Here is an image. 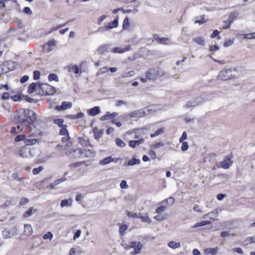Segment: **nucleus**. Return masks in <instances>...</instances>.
<instances>
[{
    "instance_id": "nucleus-55",
    "label": "nucleus",
    "mask_w": 255,
    "mask_h": 255,
    "mask_svg": "<svg viewBox=\"0 0 255 255\" xmlns=\"http://www.w3.org/2000/svg\"><path fill=\"white\" fill-rule=\"evenodd\" d=\"M2 236L4 239L11 238V236H10V232L6 229H5L2 231Z\"/></svg>"
},
{
    "instance_id": "nucleus-6",
    "label": "nucleus",
    "mask_w": 255,
    "mask_h": 255,
    "mask_svg": "<svg viewBox=\"0 0 255 255\" xmlns=\"http://www.w3.org/2000/svg\"><path fill=\"white\" fill-rule=\"evenodd\" d=\"M232 155H228L224 158L223 161L220 162V166L224 169H228L232 164L233 162L231 161Z\"/></svg>"
},
{
    "instance_id": "nucleus-20",
    "label": "nucleus",
    "mask_w": 255,
    "mask_h": 255,
    "mask_svg": "<svg viewBox=\"0 0 255 255\" xmlns=\"http://www.w3.org/2000/svg\"><path fill=\"white\" fill-rule=\"evenodd\" d=\"M140 163V161L139 159H137L135 157H133L128 161L127 164H126V163H124V166H126V165L133 166L135 164H139Z\"/></svg>"
},
{
    "instance_id": "nucleus-44",
    "label": "nucleus",
    "mask_w": 255,
    "mask_h": 255,
    "mask_svg": "<svg viewBox=\"0 0 255 255\" xmlns=\"http://www.w3.org/2000/svg\"><path fill=\"white\" fill-rule=\"evenodd\" d=\"M25 140V136L23 134H19L17 135L15 137V141L16 142H19L21 141H23Z\"/></svg>"
},
{
    "instance_id": "nucleus-56",
    "label": "nucleus",
    "mask_w": 255,
    "mask_h": 255,
    "mask_svg": "<svg viewBox=\"0 0 255 255\" xmlns=\"http://www.w3.org/2000/svg\"><path fill=\"white\" fill-rule=\"evenodd\" d=\"M53 234L52 233L49 232L44 234L43 236V238L44 240L51 239L53 238Z\"/></svg>"
},
{
    "instance_id": "nucleus-25",
    "label": "nucleus",
    "mask_w": 255,
    "mask_h": 255,
    "mask_svg": "<svg viewBox=\"0 0 255 255\" xmlns=\"http://www.w3.org/2000/svg\"><path fill=\"white\" fill-rule=\"evenodd\" d=\"M211 222L209 221H202L200 222H198V223H196L194 225L193 227L194 228L200 227H202V226H204L205 225H210V224H211Z\"/></svg>"
},
{
    "instance_id": "nucleus-12",
    "label": "nucleus",
    "mask_w": 255,
    "mask_h": 255,
    "mask_svg": "<svg viewBox=\"0 0 255 255\" xmlns=\"http://www.w3.org/2000/svg\"><path fill=\"white\" fill-rule=\"evenodd\" d=\"M146 78L148 80H155L156 79L155 70L154 68H149L146 72Z\"/></svg>"
},
{
    "instance_id": "nucleus-43",
    "label": "nucleus",
    "mask_w": 255,
    "mask_h": 255,
    "mask_svg": "<svg viewBox=\"0 0 255 255\" xmlns=\"http://www.w3.org/2000/svg\"><path fill=\"white\" fill-rule=\"evenodd\" d=\"M43 167L42 166H39L37 168H34L32 170V173L34 175H37L39 174L42 170H43Z\"/></svg>"
},
{
    "instance_id": "nucleus-57",
    "label": "nucleus",
    "mask_w": 255,
    "mask_h": 255,
    "mask_svg": "<svg viewBox=\"0 0 255 255\" xmlns=\"http://www.w3.org/2000/svg\"><path fill=\"white\" fill-rule=\"evenodd\" d=\"M66 178L65 176H63L60 179H57L55 180L53 182L55 184V185L56 186L58 184H60V183L66 181Z\"/></svg>"
},
{
    "instance_id": "nucleus-9",
    "label": "nucleus",
    "mask_w": 255,
    "mask_h": 255,
    "mask_svg": "<svg viewBox=\"0 0 255 255\" xmlns=\"http://www.w3.org/2000/svg\"><path fill=\"white\" fill-rule=\"evenodd\" d=\"M72 107V103L71 102L63 101L60 106H56L55 109L58 111H64L70 109Z\"/></svg>"
},
{
    "instance_id": "nucleus-10",
    "label": "nucleus",
    "mask_w": 255,
    "mask_h": 255,
    "mask_svg": "<svg viewBox=\"0 0 255 255\" xmlns=\"http://www.w3.org/2000/svg\"><path fill=\"white\" fill-rule=\"evenodd\" d=\"M119 16L117 15L113 21L109 22L106 26V30L117 27L119 24Z\"/></svg>"
},
{
    "instance_id": "nucleus-30",
    "label": "nucleus",
    "mask_w": 255,
    "mask_h": 255,
    "mask_svg": "<svg viewBox=\"0 0 255 255\" xmlns=\"http://www.w3.org/2000/svg\"><path fill=\"white\" fill-rule=\"evenodd\" d=\"M193 41L201 45H204L205 44V40L202 37H195L193 38Z\"/></svg>"
},
{
    "instance_id": "nucleus-63",
    "label": "nucleus",
    "mask_w": 255,
    "mask_h": 255,
    "mask_svg": "<svg viewBox=\"0 0 255 255\" xmlns=\"http://www.w3.org/2000/svg\"><path fill=\"white\" fill-rule=\"evenodd\" d=\"M231 235L228 231H223L220 234V236L223 238H225Z\"/></svg>"
},
{
    "instance_id": "nucleus-21",
    "label": "nucleus",
    "mask_w": 255,
    "mask_h": 255,
    "mask_svg": "<svg viewBox=\"0 0 255 255\" xmlns=\"http://www.w3.org/2000/svg\"><path fill=\"white\" fill-rule=\"evenodd\" d=\"M84 117V114L82 113H79L76 115H67V117L71 120H75L77 119H81L83 118Z\"/></svg>"
},
{
    "instance_id": "nucleus-37",
    "label": "nucleus",
    "mask_w": 255,
    "mask_h": 255,
    "mask_svg": "<svg viewBox=\"0 0 255 255\" xmlns=\"http://www.w3.org/2000/svg\"><path fill=\"white\" fill-rule=\"evenodd\" d=\"M68 68L69 69H71L75 74H78L79 73H82V72L81 71L79 67L77 65H74L71 67H69Z\"/></svg>"
},
{
    "instance_id": "nucleus-11",
    "label": "nucleus",
    "mask_w": 255,
    "mask_h": 255,
    "mask_svg": "<svg viewBox=\"0 0 255 255\" xmlns=\"http://www.w3.org/2000/svg\"><path fill=\"white\" fill-rule=\"evenodd\" d=\"M153 37L154 39L160 44H167L169 42V40L168 38L160 37L157 34H153Z\"/></svg>"
},
{
    "instance_id": "nucleus-62",
    "label": "nucleus",
    "mask_w": 255,
    "mask_h": 255,
    "mask_svg": "<svg viewBox=\"0 0 255 255\" xmlns=\"http://www.w3.org/2000/svg\"><path fill=\"white\" fill-rule=\"evenodd\" d=\"M29 202V200L26 198H22L19 202V205L22 206L26 204Z\"/></svg>"
},
{
    "instance_id": "nucleus-38",
    "label": "nucleus",
    "mask_w": 255,
    "mask_h": 255,
    "mask_svg": "<svg viewBox=\"0 0 255 255\" xmlns=\"http://www.w3.org/2000/svg\"><path fill=\"white\" fill-rule=\"evenodd\" d=\"M22 96L21 95V93H18L16 95H15L14 96H11L10 98L11 100L14 102H17L21 99L22 98Z\"/></svg>"
},
{
    "instance_id": "nucleus-33",
    "label": "nucleus",
    "mask_w": 255,
    "mask_h": 255,
    "mask_svg": "<svg viewBox=\"0 0 255 255\" xmlns=\"http://www.w3.org/2000/svg\"><path fill=\"white\" fill-rule=\"evenodd\" d=\"M48 79L49 81H54L56 82H58L59 81L58 76L57 75V74L54 73L50 74L48 75Z\"/></svg>"
},
{
    "instance_id": "nucleus-17",
    "label": "nucleus",
    "mask_w": 255,
    "mask_h": 255,
    "mask_svg": "<svg viewBox=\"0 0 255 255\" xmlns=\"http://www.w3.org/2000/svg\"><path fill=\"white\" fill-rule=\"evenodd\" d=\"M115 161V159L111 156H109L104 158L103 159L99 161V163L102 165H105Z\"/></svg>"
},
{
    "instance_id": "nucleus-47",
    "label": "nucleus",
    "mask_w": 255,
    "mask_h": 255,
    "mask_svg": "<svg viewBox=\"0 0 255 255\" xmlns=\"http://www.w3.org/2000/svg\"><path fill=\"white\" fill-rule=\"evenodd\" d=\"M128 229V226L127 225H123L120 226L119 229V233L121 235H122L124 232Z\"/></svg>"
},
{
    "instance_id": "nucleus-42",
    "label": "nucleus",
    "mask_w": 255,
    "mask_h": 255,
    "mask_svg": "<svg viewBox=\"0 0 255 255\" xmlns=\"http://www.w3.org/2000/svg\"><path fill=\"white\" fill-rule=\"evenodd\" d=\"M220 32L217 29H215L213 31V33L211 35V37L212 38H214L216 37H217V39L218 40L221 39V37L219 36V34H220Z\"/></svg>"
},
{
    "instance_id": "nucleus-31",
    "label": "nucleus",
    "mask_w": 255,
    "mask_h": 255,
    "mask_svg": "<svg viewBox=\"0 0 255 255\" xmlns=\"http://www.w3.org/2000/svg\"><path fill=\"white\" fill-rule=\"evenodd\" d=\"M238 14L236 12H233L230 14L229 15L228 19L226 21H224V22H229L230 23H232L235 18L237 17Z\"/></svg>"
},
{
    "instance_id": "nucleus-54",
    "label": "nucleus",
    "mask_w": 255,
    "mask_h": 255,
    "mask_svg": "<svg viewBox=\"0 0 255 255\" xmlns=\"http://www.w3.org/2000/svg\"><path fill=\"white\" fill-rule=\"evenodd\" d=\"M85 163V161H81V162H77L73 163H72L70 165V167H73L74 168H77L79 166H81Z\"/></svg>"
},
{
    "instance_id": "nucleus-29",
    "label": "nucleus",
    "mask_w": 255,
    "mask_h": 255,
    "mask_svg": "<svg viewBox=\"0 0 255 255\" xmlns=\"http://www.w3.org/2000/svg\"><path fill=\"white\" fill-rule=\"evenodd\" d=\"M116 145L120 147H124L126 146V143L121 138L117 137L115 139Z\"/></svg>"
},
{
    "instance_id": "nucleus-46",
    "label": "nucleus",
    "mask_w": 255,
    "mask_h": 255,
    "mask_svg": "<svg viewBox=\"0 0 255 255\" xmlns=\"http://www.w3.org/2000/svg\"><path fill=\"white\" fill-rule=\"evenodd\" d=\"M104 130L100 129L97 132H95L94 134V137L96 139L98 140V139L101 137V135L103 134Z\"/></svg>"
},
{
    "instance_id": "nucleus-22",
    "label": "nucleus",
    "mask_w": 255,
    "mask_h": 255,
    "mask_svg": "<svg viewBox=\"0 0 255 255\" xmlns=\"http://www.w3.org/2000/svg\"><path fill=\"white\" fill-rule=\"evenodd\" d=\"M32 229L31 226L28 224L24 225V234L26 236H30L32 233Z\"/></svg>"
},
{
    "instance_id": "nucleus-34",
    "label": "nucleus",
    "mask_w": 255,
    "mask_h": 255,
    "mask_svg": "<svg viewBox=\"0 0 255 255\" xmlns=\"http://www.w3.org/2000/svg\"><path fill=\"white\" fill-rule=\"evenodd\" d=\"M64 122V120L62 119H57L53 121V123L61 128L65 125H63Z\"/></svg>"
},
{
    "instance_id": "nucleus-5",
    "label": "nucleus",
    "mask_w": 255,
    "mask_h": 255,
    "mask_svg": "<svg viewBox=\"0 0 255 255\" xmlns=\"http://www.w3.org/2000/svg\"><path fill=\"white\" fill-rule=\"evenodd\" d=\"M206 100V99L205 98L203 95L196 97L194 99L188 101L186 104V107L190 108L191 107H195L205 102Z\"/></svg>"
},
{
    "instance_id": "nucleus-24",
    "label": "nucleus",
    "mask_w": 255,
    "mask_h": 255,
    "mask_svg": "<svg viewBox=\"0 0 255 255\" xmlns=\"http://www.w3.org/2000/svg\"><path fill=\"white\" fill-rule=\"evenodd\" d=\"M72 205V199H63L61 201L60 206L63 208L66 206L70 207Z\"/></svg>"
},
{
    "instance_id": "nucleus-59",
    "label": "nucleus",
    "mask_w": 255,
    "mask_h": 255,
    "mask_svg": "<svg viewBox=\"0 0 255 255\" xmlns=\"http://www.w3.org/2000/svg\"><path fill=\"white\" fill-rule=\"evenodd\" d=\"M120 187L122 189H127L128 188V185L126 180H123L121 181L120 183Z\"/></svg>"
},
{
    "instance_id": "nucleus-7",
    "label": "nucleus",
    "mask_w": 255,
    "mask_h": 255,
    "mask_svg": "<svg viewBox=\"0 0 255 255\" xmlns=\"http://www.w3.org/2000/svg\"><path fill=\"white\" fill-rule=\"evenodd\" d=\"M19 155L23 158H27L29 156H32L31 150L29 148L23 146L19 150Z\"/></svg>"
},
{
    "instance_id": "nucleus-2",
    "label": "nucleus",
    "mask_w": 255,
    "mask_h": 255,
    "mask_svg": "<svg viewBox=\"0 0 255 255\" xmlns=\"http://www.w3.org/2000/svg\"><path fill=\"white\" fill-rule=\"evenodd\" d=\"M38 88L37 94L40 96L52 95L56 92L55 87L46 83H39Z\"/></svg>"
},
{
    "instance_id": "nucleus-64",
    "label": "nucleus",
    "mask_w": 255,
    "mask_h": 255,
    "mask_svg": "<svg viewBox=\"0 0 255 255\" xmlns=\"http://www.w3.org/2000/svg\"><path fill=\"white\" fill-rule=\"evenodd\" d=\"M246 241L248 242L249 244L255 243V236L247 238Z\"/></svg>"
},
{
    "instance_id": "nucleus-50",
    "label": "nucleus",
    "mask_w": 255,
    "mask_h": 255,
    "mask_svg": "<svg viewBox=\"0 0 255 255\" xmlns=\"http://www.w3.org/2000/svg\"><path fill=\"white\" fill-rule=\"evenodd\" d=\"M40 72L38 70H35L33 71V79L35 80H38L40 76Z\"/></svg>"
},
{
    "instance_id": "nucleus-53",
    "label": "nucleus",
    "mask_w": 255,
    "mask_h": 255,
    "mask_svg": "<svg viewBox=\"0 0 255 255\" xmlns=\"http://www.w3.org/2000/svg\"><path fill=\"white\" fill-rule=\"evenodd\" d=\"M164 146V143H163L162 142H159L154 144L150 145V146L151 148H152L153 147H154V148H157L160 147V146Z\"/></svg>"
},
{
    "instance_id": "nucleus-14",
    "label": "nucleus",
    "mask_w": 255,
    "mask_h": 255,
    "mask_svg": "<svg viewBox=\"0 0 255 255\" xmlns=\"http://www.w3.org/2000/svg\"><path fill=\"white\" fill-rule=\"evenodd\" d=\"M144 141V139L143 138H141L138 140H129L128 144L130 147L132 148H134L139 145L142 144Z\"/></svg>"
},
{
    "instance_id": "nucleus-40",
    "label": "nucleus",
    "mask_w": 255,
    "mask_h": 255,
    "mask_svg": "<svg viewBox=\"0 0 255 255\" xmlns=\"http://www.w3.org/2000/svg\"><path fill=\"white\" fill-rule=\"evenodd\" d=\"M154 68L155 70L156 77L157 76H159V77H161L164 74V72L161 69H160L159 67Z\"/></svg>"
},
{
    "instance_id": "nucleus-48",
    "label": "nucleus",
    "mask_w": 255,
    "mask_h": 255,
    "mask_svg": "<svg viewBox=\"0 0 255 255\" xmlns=\"http://www.w3.org/2000/svg\"><path fill=\"white\" fill-rule=\"evenodd\" d=\"M182 145L181 147V149L182 151H186L188 148V143L186 141H182Z\"/></svg>"
},
{
    "instance_id": "nucleus-61",
    "label": "nucleus",
    "mask_w": 255,
    "mask_h": 255,
    "mask_svg": "<svg viewBox=\"0 0 255 255\" xmlns=\"http://www.w3.org/2000/svg\"><path fill=\"white\" fill-rule=\"evenodd\" d=\"M10 205H11V201L10 200H6L4 204H3L0 206V208L4 209V208L8 207Z\"/></svg>"
},
{
    "instance_id": "nucleus-58",
    "label": "nucleus",
    "mask_w": 255,
    "mask_h": 255,
    "mask_svg": "<svg viewBox=\"0 0 255 255\" xmlns=\"http://www.w3.org/2000/svg\"><path fill=\"white\" fill-rule=\"evenodd\" d=\"M23 12L28 15H31L32 13V11L30 8L27 6L24 7L23 8Z\"/></svg>"
},
{
    "instance_id": "nucleus-51",
    "label": "nucleus",
    "mask_w": 255,
    "mask_h": 255,
    "mask_svg": "<svg viewBox=\"0 0 255 255\" xmlns=\"http://www.w3.org/2000/svg\"><path fill=\"white\" fill-rule=\"evenodd\" d=\"M139 218L140 219L141 221L143 222H146L147 223H150L151 222V220L147 216H140Z\"/></svg>"
},
{
    "instance_id": "nucleus-52",
    "label": "nucleus",
    "mask_w": 255,
    "mask_h": 255,
    "mask_svg": "<svg viewBox=\"0 0 255 255\" xmlns=\"http://www.w3.org/2000/svg\"><path fill=\"white\" fill-rule=\"evenodd\" d=\"M127 215L129 218H139L138 215L136 213H134V212L128 211Z\"/></svg>"
},
{
    "instance_id": "nucleus-13",
    "label": "nucleus",
    "mask_w": 255,
    "mask_h": 255,
    "mask_svg": "<svg viewBox=\"0 0 255 255\" xmlns=\"http://www.w3.org/2000/svg\"><path fill=\"white\" fill-rule=\"evenodd\" d=\"M131 48L130 45L127 46L124 48H120V47H114L112 49V52L115 53H123L126 51L131 50Z\"/></svg>"
},
{
    "instance_id": "nucleus-35",
    "label": "nucleus",
    "mask_w": 255,
    "mask_h": 255,
    "mask_svg": "<svg viewBox=\"0 0 255 255\" xmlns=\"http://www.w3.org/2000/svg\"><path fill=\"white\" fill-rule=\"evenodd\" d=\"M22 99L24 100H25L26 102H29V103H37V100H36V99H34L31 97H30L28 95H23L22 96Z\"/></svg>"
},
{
    "instance_id": "nucleus-39",
    "label": "nucleus",
    "mask_w": 255,
    "mask_h": 255,
    "mask_svg": "<svg viewBox=\"0 0 255 255\" xmlns=\"http://www.w3.org/2000/svg\"><path fill=\"white\" fill-rule=\"evenodd\" d=\"M175 199L173 197H170L168 199H165L163 200L162 202H161L160 204H168V203H170L171 205H173L174 203Z\"/></svg>"
},
{
    "instance_id": "nucleus-45",
    "label": "nucleus",
    "mask_w": 255,
    "mask_h": 255,
    "mask_svg": "<svg viewBox=\"0 0 255 255\" xmlns=\"http://www.w3.org/2000/svg\"><path fill=\"white\" fill-rule=\"evenodd\" d=\"M12 177L13 179L19 181H22L24 179L23 177H19L18 174L17 172L13 173L12 175Z\"/></svg>"
},
{
    "instance_id": "nucleus-26",
    "label": "nucleus",
    "mask_w": 255,
    "mask_h": 255,
    "mask_svg": "<svg viewBox=\"0 0 255 255\" xmlns=\"http://www.w3.org/2000/svg\"><path fill=\"white\" fill-rule=\"evenodd\" d=\"M168 246L173 249H176L180 248L181 245L179 243L174 241H170L168 243Z\"/></svg>"
},
{
    "instance_id": "nucleus-32",
    "label": "nucleus",
    "mask_w": 255,
    "mask_h": 255,
    "mask_svg": "<svg viewBox=\"0 0 255 255\" xmlns=\"http://www.w3.org/2000/svg\"><path fill=\"white\" fill-rule=\"evenodd\" d=\"M38 141L36 138L27 139L25 140L24 143L26 145H31L35 144Z\"/></svg>"
},
{
    "instance_id": "nucleus-28",
    "label": "nucleus",
    "mask_w": 255,
    "mask_h": 255,
    "mask_svg": "<svg viewBox=\"0 0 255 255\" xmlns=\"http://www.w3.org/2000/svg\"><path fill=\"white\" fill-rule=\"evenodd\" d=\"M164 132V128H161L157 129L154 133H152L150 134V137L151 138H153L155 136H157L162 133H163Z\"/></svg>"
},
{
    "instance_id": "nucleus-16",
    "label": "nucleus",
    "mask_w": 255,
    "mask_h": 255,
    "mask_svg": "<svg viewBox=\"0 0 255 255\" xmlns=\"http://www.w3.org/2000/svg\"><path fill=\"white\" fill-rule=\"evenodd\" d=\"M4 66L7 67L9 71H12L15 69L16 66L17 65V62L11 60L7 61L3 63Z\"/></svg>"
},
{
    "instance_id": "nucleus-3",
    "label": "nucleus",
    "mask_w": 255,
    "mask_h": 255,
    "mask_svg": "<svg viewBox=\"0 0 255 255\" xmlns=\"http://www.w3.org/2000/svg\"><path fill=\"white\" fill-rule=\"evenodd\" d=\"M143 245L139 242H131L129 243V244L126 245L124 248L125 249L128 250L130 249L133 248V251L130 253L132 255H135L138 254L140 253V251L142 248Z\"/></svg>"
},
{
    "instance_id": "nucleus-49",
    "label": "nucleus",
    "mask_w": 255,
    "mask_h": 255,
    "mask_svg": "<svg viewBox=\"0 0 255 255\" xmlns=\"http://www.w3.org/2000/svg\"><path fill=\"white\" fill-rule=\"evenodd\" d=\"M234 43V39H228L224 42L223 45L224 47H228L233 45Z\"/></svg>"
},
{
    "instance_id": "nucleus-41",
    "label": "nucleus",
    "mask_w": 255,
    "mask_h": 255,
    "mask_svg": "<svg viewBox=\"0 0 255 255\" xmlns=\"http://www.w3.org/2000/svg\"><path fill=\"white\" fill-rule=\"evenodd\" d=\"M111 119H112L111 116V113L109 112H107L105 114V115H104L101 117L100 120L104 121H106V120H109Z\"/></svg>"
},
{
    "instance_id": "nucleus-1",
    "label": "nucleus",
    "mask_w": 255,
    "mask_h": 255,
    "mask_svg": "<svg viewBox=\"0 0 255 255\" xmlns=\"http://www.w3.org/2000/svg\"><path fill=\"white\" fill-rule=\"evenodd\" d=\"M37 115L33 111L29 109H23L18 111L14 118L17 123L20 124L17 128L18 129L22 130L21 126L28 127L30 124H33L36 121Z\"/></svg>"
},
{
    "instance_id": "nucleus-18",
    "label": "nucleus",
    "mask_w": 255,
    "mask_h": 255,
    "mask_svg": "<svg viewBox=\"0 0 255 255\" xmlns=\"http://www.w3.org/2000/svg\"><path fill=\"white\" fill-rule=\"evenodd\" d=\"M38 85L36 83L33 82L29 84L27 89V93L29 94H32L36 91Z\"/></svg>"
},
{
    "instance_id": "nucleus-36",
    "label": "nucleus",
    "mask_w": 255,
    "mask_h": 255,
    "mask_svg": "<svg viewBox=\"0 0 255 255\" xmlns=\"http://www.w3.org/2000/svg\"><path fill=\"white\" fill-rule=\"evenodd\" d=\"M129 25V19L128 17H126L123 23V30H125L128 28V27Z\"/></svg>"
},
{
    "instance_id": "nucleus-4",
    "label": "nucleus",
    "mask_w": 255,
    "mask_h": 255,
    "mask_svg": "<svg viewBox=\"0 0 255 255\" xmlns=\"http://www.w3.org/2000/svg\"><path fill=\"white\" fill-rule=\"evenodd\" d=\"M233 68L225 69L219 72L218 76V79L223 81H227L233 79L235 77L234 75L232 74Z\"/></svg>"
},
{
    "instance_id": "nucleus-19",
    "label": "nucleus",
    "mask_w": 255,
    "mask_h": 255,
    "mask_svg": "<svg viewBox=\"0 0 255 255\" xmlns=\"http://www.w3.org/2000/svg\"><path fill=\"white\" fill-rule=\"evenodd\" d=\"M36 209H34V207H31L24 213L23 216L24 218L29 217L32 215L33 213L36 212Z\"/></svg>"
},
{
    "instance_id": "nucleus-60",
    "label": "nucleus",
    "mask_w": 255,
    "mask_h": 255,
    "mask_svg": "<svg viewBox=\"0 0 255 255\" xmlns=\"http://www.w3.org/2000/svg\"><path fill=\"white\" fill-rule=\"evenodd\" d=\"M166 208V206L162 205L161 206H159L157 207V208L156 210V212L158 214H160L161 212H163Z\"/></svg>"
},
{
    "instance_id": "nucleus-8",
    "label": "nucleus",
    "mask_w": 255,
    "mask_h": 255,
    "mask_svg": "<svg viewBox=\"0 0 255 255\" xmlns=\"http://www.w3.org/2000/svg\"><path fill=\"white\" fill-rule=\"evenodd\" d=\"M146 115L145 112L144 111V109H140L137 110H135L130 112L129 114V116L130 118H139L141 117H143Z\"/></svg>"
},
{
    "instance_id": "nucleus-27",
    "label": "nucleus",
    "mask_w": 255,
    "mask_h": 255,
    "mask_svg": "<svg viewBox=\"0 0 255 255\" xmlns=\"http://www.w3.org/2000/svg\"><path fill=\"white\" fill-rule=\"evenodd\" d=\"M67 126L64 125L63 127H61L59 131V134L61 135H69L68 130L67 129Z\"/></svg>"
},
{
    "instance_id": "nucleus-23",
    "label": "nucleus",
    "mask_w": 255,
    "mask_h": 255,
    "mask_svg": "<svg viewBox=\"0 0 255 255\" xmlns=\"http://www.w3.org/2000/svg\"><path fill=\"white\" fill-rule=\"evenodd\" d=\"M218 252L217 248H207L205 250L204 253L206 255H215Z\"/></svg>"
},
{
    "instance_id": "nucleus-15",
    "label": "nucleus",
    "mask_w": 255,
    "mask_h": 255,
    "mask_svg": "<svg viewBox=\"0 0 255 255\" xmlns=\"http://www.w3.org/2000/svg\"><path fill=\"white\" fill-rule=\"evenodd\" d=\"M101 113L100 108L98 106H95L87 111V113L91 116H95Z\"/></svg>"
}]
</instances>
